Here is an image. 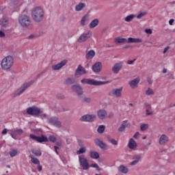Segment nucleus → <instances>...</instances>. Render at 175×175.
Masks as SVG:
<instances>
[{
	"mask_svg": "<svg viewBox=\"0 0 175 175\" xmlns=\"http://www.w3.org/2000/svg\"><path fill=\"white\" fill-rule=\"evenodd\" d=\"M107 139L109 143L113 144V146H117V144H118V142L116 139H111L110 136H107Z\"/></svg>",
	"mask_w": 175,
	"mask_h": 175,
	"instance_id": "32",
	"label": "nucleus"
},
{
	"mask_svg": "<svg viewBox=\"0 0 175 175\" xmlns=\"http://www.w3.org/2000/svg\"><path fill=\"white\" fill-rule=\"evenodd\" d=\"M140 83V79L135 78L133 80L129 82V84L131 88H137V85Z\"/></svg>",
	"mask_w": 175,
	"mask_h": 175,
	"instance_id": "21",
	"label": "nucleus"
},
{
	"mask_svg": "<svg viewBox=\"0 0 175 175\" xmlns=\"http://www.w3.org/2000/svg\"><path fill=\"white\" fill-rule=\"evenodd\" d=\"M169 142V137L166 135V134H163L159 138V144L161 146H165V144H167V143Z\"/></svg>",
	"mask_w": 175,
	"mask_h": 175,
	"instance_id": "19",
	"label": "nucleus"
},
{
	"mask_svg": "<svg viewBox=\"0 0 175 175\" xmlns=\"http://www.w3.org/2000/svg\"><path fill=\"white\" fill-rule=\"evenodd\" d=\"M42 167L40 164H38V172H42Z\"/></svg>",
	"mask_w": 175,
	"mask_h": 175,
	"instance_id": "60",
	"label": "nucleus"
},
{
	"mask_svg": "<svg viewBox=\"0 0 175 175\" xmlns=\"http://www.w3.org/2000/svg\"><path fill=\"white\" fill-rule=\"evenodd\" d=\"M121 69H122V62H120L116 63L113 65V66L112 67V72L115 75H118Z\"/></svg>",
	"mask_w": 175,
	"mask_h": 175,
	"instance_id": "16",
	"label": "nucleus"
},
{
	"mask_svg": "<svg viewBox=\"0 0 175 175\" xmlns=\"http://www.w3.org/2000/svg\"><path fill=\"white\" fill-rule=\"evenodd\" d=\"M91 36H92V31H89L88 33L81 34L78 38L77 42L79 43H83L88 40Z\"/></svg>",
	"mask_w": 175,
	"mask_h": 175,
	"instance_id": "9",
	"label": "nucleus"
},
{
	"mask_svg": "<svg viewBox=\"0 0 175 175\" xmlns=\"http://www.w3.org/2000/svg\"><path fill=\"white\" fill-rule=\"evenodd\" d=\"M0 24H1V27H6V25H8V21L3 19L1 21H0Z\"/></svg>",
	"mask_w": 175,
	"mask_h": 175,
	"instance_id": "45",
	"label": "nucleus"
},
{
	"mask_svg": "<svg viewBox=\"0 0 175 175\" xmlns=\"http://www.w3.org/2000/svg\"><path fill=\"white\" fill-rule=\"evenodd\" d=\"M145 32L146 33H148L149 35H151V33H152V30H151V29H145Z\"/></svg>",
	"mask_w": 175,
	"mask_h": 175,
	"instance_id": "53",
	"label": "nucleus"
},
{
	"mask_svg": "<svg viewBox=\"0 0 175 175\" xmlns=\"http://www.w3.org/2000/svg\"><path fill=\"white\" fill-rule=\"evenodd\" d=\"M80 165L83 167V170H88L90 169V163L84 156H79Z\"/></svg>",
	"mask_w": 175,
	"mask_h": 175,
	"instance_id": "8",
	"label": "nucleus"
},
{
	"mask_svg": "<svg viewBox=\"0 0 175 175\" xmlns=\"http://www.w3.org/2000/svg\"><path fill=\"white\" fill-rule=\"evenodd\" d=\"M10 135H11V137H12V139H14L15 140L17 139L18 135L16 134L15 131H12L10 133Z\"/></svg>",
	"mask_w": 175,
	"mask_h": 175,
	"instance_id": "46",
	"label": "nucleus"
},
{
	"mask_svg": "<svg viewBox=\"0 0 175 175\" xmlns=\"http://www.w3.org/2000/svg\"><path fill=\"white\" fill-rule=\"evenodd\" d=\"M107 29H109V27H105L102 33H106V32H107Z\"/></svg>",
	"mask_w": 175,
	"mask_h": 175,
	"instance_id": "61",
	"label": "nucleus"
},
{
	"mask_svg": "<svg viewBox=\"0 0 175 175\" xmlns=\"http://www.w3.org/2000/svg\"><path fill=\"white\" fill-rule=\"evenodd\" d=\"M83 102H85V103H90V102H91V98L85 97V98H83Z\"/></svg>",
	"mask_w": 175,
	"mask_h": 175,
	"instance_id": "49",
	"label": "nucleus"
},
{
	"mask_svg": "<svg viewBox=\"0 0 175 175\" xmlns=\"http://www.w3.org/2000/svg\"><path fill=\"white\" fill-rule=\"evenodd\" d=\"M135 61H136V59H134L133 60H129L126 64L128 65H133V64H135Z\"/></svg>",
	"mask_w": 175,
	"mask_h": 175,
	"instance_id": "50",
	"label": "nucleus"
},
{
	"mask_svg": "<svg viewBox=\"0 0 175 175\" xmlns=\"http://www.w3.org/2000/svg\"><path fill=\"white\" fill-rule=\"evenodd\" d=\"M6 133H8V129H4L2 131V135H6Z\"/></svg>",
	"mask_w": 175,
	"mask_h": 175,
	"instance_id": "63",
	"label": "nucleus"
},
{
	"mask_svg": "<svg viewBox=\"0 0 175 175\" xmlns=\"http://www.w3.org/2000/svg\"><path fill=\"white\" fill-rule=\"evenodd\" d=\"M18 23L24 28H28L31 25V19L25 14L21 15L18 18Z\"/></svg>",
	"mask_w": 175,
	"mask_h": 175,
	"instance_id": "6",
	"label": "nucleus"
},
{
	"mask_svg": "<svg viewBox=\"0 0 175 175\" xmlns=\"http://www.w3.org/2000/svg\"><path fill=\"white\" fill-rule=\"evenodd\" d=\"M133 159H134V161H138V162H140V161H142V155L135 154L133 156Z\"/></svg>",
	"mask_w": 175,
	"mask_h": 175,
	"instance_id": "40",
	"label": "nucleus"
},
{
	"mask_svg": "<svg viewBox=\"0 0 175 175\" xmlns=\"http://www.w3.org/2000/svg\"><path fill=\"white\" fill-rule=\"evenodd\" d=\"M71 90L74 92H76L78 96H81V95L83 94V88L79 83L72 85L71 86Z\"/></svg>",
	"mask_w": 175,
	"mask_h": 175,
	"instance_id": "12",
	"label": "nucleus"
},
{
	"mask_svg": "<svg viewBox=\"0 0 175 175\" xmlns=\"http://www.w3.org/2000/svg\"><path fill=\"white\" fill-rule=\"evenodd\" d=\"M137 163H139V161L137 160H134L130 163V165L131 166H135V165H137Z\"/></svg>",
	"mask_w": 175,
	"mask_h": 175,
	"instance_id": "52",
	"label": "nucleus"
},
{
	"mask_svg": "<svg viewBox=\"0 0 175 175\" xmlns=\"http://www.w3.org/2000/svg\"><path fill=\"white\" fill-rule=\"evenodd\" d=\"M139 135H140V133L139 132H137L133 135V137H134V139H137V137H139Z\"/></svg>",
	"mask_w": 175,
	"mask_h": 175,
	"instance_id": "57",
	"label": "nucleus"
},
{
	"mask_svg": "<svg viewBox=\"0 0 175 175\" xmlns=\"http://www.w3.org/2000/svg\"><path fill=\"white\" fill-rule=\"evenodd\" d=\"M14 64V59L12 56H7L4 57L1 63V66L3 70H9Z\"/></svg>",
	"mask_w": 175,
	"mask_h": 175,
	"instance_id": "2",
	"label": "nucleus"
},
{
	"mask_svg": "<svg viewBox=\"0 0 175 175\" xmlns=\"http://www.w3.org/2000/svg\"><path fill=\"white\" fill-rule=\"evenodd\" d=\"M90 157L92 159H98L99 153L98 152H96V151H92V152H90Z\"/></svg>",
	"mask_w": 175,
	"mask_h": 175,
	"instance_id": "28",
	"label": "nucleus"
},
{
	"mask_svg": "<svg viewBox=\"0 0 175 175\" xmlns=\"http://www.w3.org/2000/svg\"><path fill=\"white\" fill-rule=\"evenodd\" d=\"M144 106L145 107H148L149 109H152V107L148 103H145Z\"/></svg>",
	"mask_w": 175,
	"mask_h": 175,
	"instance_id": "58",
	"label": "nucleus"
},
{
	"mask_svg": "<svg viewBox=\"0 0 175 175\" xmlns=\"http://www.w3.org/2000/svg\"><path fill=\"white\" fill-rule=\"evenodd\" d=\"M14 131L15 133H16V135H18V136H20L21 135H23V133H24V131H23V129H16Z\"/></svg>",
	"mask_w": 175,
	"mask_h": 175,
	"instance_id": "44",
	"label": "nucleus"
},
{
	"mask_svg": "<svg viewBox=\"0 0 175 175\" xmlns=\"http://www.w3.org/2000/svg\"><path fill=\"white\" fill-rule=\"evenodd\" d=\"M135 17H136V15L133 14L128 15L127 16H126L124 18V21H126V23H131V21H132V20H133V18H135Z\"/></svg>",
	"mask_w": 175,
	"mask_h": 175,
	"instance_id": "30",
	"label": "nucleus"
},
{
	"mask_svg": "<svg viewBox=\"0 0 175 175\" xmlns=\"http://www.w3.org/2000/svg\"><path fill=\"white\" fill-rule=\"evenodd\" d=\"M154 90L151 88H148V90L146 91V95H154Z\"/></svg>",
	"mask_w": 175,
	"mask_h": 175,
	"instance_id": "38",
	"label": "nucleus"
},
{
	"mask_svg": "<svg viewBox=\"0 0 175 175\" xmlns=\"http://www.w3.org/2000/svg\"><path fill=\"white\" fill-rule=\"evenodd\" d=\"M54 148H55V151L56 154H57V155H59V152H58V150H59V147H58V146H54Z\"/></svg>",
	"mask_w": 175,
	"mask_h": 175,
	"instance_id": "54",
	"label": "nucleus"
},
{
	"mask_svg": "<svg viewBox=\"0 0 175 175\" xmlns=\"http://www.w3.org/2000/svg\"><path fill=\"white\" fill-rule=\"evenodd\" d=\"M17 154H18V150H17V149H12L10 152V155L11 158H14V157H16V155H17Z\"/></svg>",
	"mask_w": 175,
	"mask_h": 175,
	"instance_id": "36",
	"label": "nucleus"
},
{
	"mask_svg": "<svg viewBox=\"0 0 175 175\" xmlns=\"http://www.w3.org/2000/svg\"><path fill=\"white\" fill-rule=\"evenodd\" d=\"M97 116L100 120H105L107 116V111L105 109H99L97 111Z\"/></svg>",
	"mask_w": 175,
	"mask_h": 175,
	"instance_id": "20",
	"label": "nucleus"
},
{
	"mask_svg": "<svg viewBox=\"0 0 175 175\" xmlns=\"http://www.w3.org/2000/svg\"><path fill=\"white\" fill-rule=\"evenodd\" d=\"M146 14H147V12H141L137 16V18H142V17H144V16H146Z\"/></svg>",
	"mask_w": 175,
	"mask_h": 175,
	"instance_id": "42",
	"label": "nucleus"
},
{
	"mask_svg": "<svg viewBox=\"0 0 175 175\" xmlns=\"http://www.w3.org/2000/svg\"><path fill=\"white\" fill-rule=\"evenodd\" d=\"M128 146L130 148V150H135V148L137 147V144L136 143V141L133 139V138H131L129 142Z\"/></svg>",
	"mask_w": 175,
	"mask_h": 175,
	"instance_id": "22",
	"label": "nucleus"
},
{
	"mask_svg": "<svg viewBox=\"0 0 175 175\" xmlns=\"http://www.w3.org/2000/svg\"><path fill=\"white\" fill-rule=\"evenodd\" d=\"M27 114L34 117H39V114H42V110L36 106L29 107L27 109Z\"/></svg>",
	"mask_w": 175,
	"mask_h": 175,
	"instance_id": "7",
	"label": "nucleus"
},
{
	"mask_svg": "<svg viewBox=\"0 0 175 175\" xmlns=\"http://www.w3.org/2000/svg\"><path fill=\"white\" fill-rule=\"evenodd\" d=\"M99 24V19L95 18L94 19L89 25L90 28H95V27H98Z\"/></svg>",
	"mask_w": 175,
	"mask_h": 175,
	"instance_id": "25",
	"label": "nucleus"
},
{
	"mask_svg": "<svg viewBox=\"0 0 175 175\" xmlns=\"http://www.w3.org/2000/svg\"><path fill=\"white\" fill-rule=\"evenodd\" d=\"M115 43H127L128 40L126 38H122L121 37H117L114 40Z\"/></svg>",
	"mask_w": 175,
	"mask_h": 175,
	"instance_id": "27",
	"label": "nucleus"
},
{
	"mask_svg": "<svg viewBox=\"0 0 175 175\" xmlns=\"http://www.w3.org/2000/svg\"><path fill=\"white\" fill-rule=\"evenodd\" d=\"M118 170L120 172V173H123L124 174H126V173L129 172L128 168L124 165L119 166Z\"/></svg>",
	"mask_w": 175,
	"mask_h": 175,
	"instance_id": "29",
	"label": "nucleus"
},
{
	"mask_svg": "<svg viewBox=\"0 0 175 175\" xmlns=\"http://www.w3.org/2000/svg\"><path fill=\"white\" fill-rule=\"evenodd\" d=\"M87 151L85 147H81L79 150L77 151V154L80 155L81 154H84Z\"/></svg>",
	"mask_w": 175,
	"mask_h": 175,
	"instance_id": "37",
	"label": "nucleus"
},
{
	"mask_svg": "<svg viewBox=\"0 0 175 175\" xmlns=\"http://www.w3.org/2000/svg\"><path fill=\"white\" fill-rule=\"evenodd\" d=\"M94 143L96 146L99 147L101 150H103L104 151H105V150H107V144L104 143L103 141L99 139V138L95 139Z\"/></svg>",
	"mask_w": 175,
	"mask_h": 175,
	"instance_id": "15",
	"label": "nucleus"
},
{
	"mask_svg": "<svg viewBox=\"0 0 175 175\" xmlns=\"http://www.w3.org/2000/svg\"><path fill=\"white\" fill-rule=\"evenodd\" d=\"M5 36L6 35L5 34V33L0 30V38H5Z\"/></svg>",
	"mask_w": 175,
	"mask_h": 175,
	"instance_id": "55",
	"label": "nucleus"
},
{
	"mask_svg": "<svg viewBox=\"0 0 175 175\" xmlns=\"http://www.w3.org/2000/svg\"><path fill=\"white\" fill-rule=\"evenodd\" d=\"M96 120V115H90L87 114L83 116L80 118V121H83V122H94Z\"/></svg>",
	"mask_w": 175,
	"mask_h": 175,
	"instance_id": "10",
	"label": "nucleus"
},
{
	"mask_svg": "<svg viewBox=\"0 0 175 175\" xmlns=\"http://www.w3.org/2000/svg\"><path fill=\"white\" fill-rule=\"evenodd\" d=\"M30 158L31 159V163H34V165H40V161H39V159L33 157V155H30Z\"/></svg>",
	"mask_w": 175,
	"mask_h": 175,
	"instance_id": "33",
	"label": "nucleus"
},
{
	"mask_svg": "<svg viewBox=\"0 0 175 175\" xmlns=\"http://www.w3.org/2000/svg\"><path fill=\"white\" fill-rule=\"evenodd\" d=\"M169 49H170V46L165 47L164 51H163V54H165V53L167 52V50H169Z\"/></svg>",
	"mask_w": 175,
	"mask_h": 175,
	"instance_id": "62",
	"label": "nucleus"
},
{
	"mask_svg": "<svg viewBox=\"0 0 175 175\" xmlns=\"http://www.w3.org/2000/svg\"><path fill=\"white\" fill-rule=\"evenodd\" d=\"M40 118H46L47 117V115L46 113H43V111H42V113L39 114Z\"/></svg>",
	"mask_w": 175,
	"mask_h": 175,
	"instance_id": "51",
	"label": "nucleus"
},
{
	"mask_svg": "<svg viewBox=\"0 0 175 175\" xmlns=\"http://www.w3.org/2000/svg\"><path fill=\"white\" fill-rule=\"evenodd\" d=\"M109 96H116V98H121L122 96V88L119 89H113L108 93Z\"/></svg>",
	"mask_w": 175,
	"mask_h": 175,
	"instance_id": "11",
	"label": "nucleus"
},
{
	"mask_svg": "<svg viewBox=\"0 0 175 175\" xmlns=\"http://www.w3.org/2000/svg\"><path fill=\"white\" fill-rule=\"evenodd\" d=\"M143 40L140 38H133L130 37L128 38L127 43H142Z\"/></svg>",
	"mask_w": 175,
	"mask_h": 175,
	"instance_id": "23",
	"label": "nucleus"
},
{
	"mask_svg": "<svg viewBox=\"0 0 175 175\" xmlns=\"http://www.w3.org/2000/svg\"><path fill=\"white\" fill-rule=\"evenodd\" d=\"M57 99H65V96L63 94H58L56 96Z\"/></svg>",
	"mask_w": 175,
	"mask_h": 175,
	"instance_id": "48",
	"label": "nucleus"
},
{
	"mask_svg": "<svg viewBox=\"0 0 175 175\" xmlns=\"http://www.w3.org/2000/svg\"><path fill=\"white\" fill-rule=\"evenodd\" d=\"M105 129H106V126L100 125L97 129V132H98V133L102 135V133H105Z\"/></svg>",
	"mask_w": 175,
	"mask_h": 175,
	"instance_id": "31",
	"label": "nucleus"
},
{
	"mask_svg": "<svg viewBox=\"0 0 175 175\" xmlns=\"http://www.w3.org/2000/svg\"><path fill=\"white\" fill-rule=\"evenodd\" d=\"M95 57V51L90 50L86 54V59H92L93 57Z\"/></svg>",
	"mask_w": 175,
	"mask_h": 175,
	"instance_id": "24",
	"label": "nucleus"
},
{
	"mask_svg": "<svg viewBox=\"0 0 175 175\" xmlns=\"http://www.w3.org/2000/svg\"><path fill=\"white\" fill-rule=\"evenodd\" d=\"M82 84H88L89 85H103L105 84H109L110 81H98L94 79H83L81 81Z\"/></svg>",
	"mask_w": 175,
	"mask_h": 175,
	"instance_id": "5",
	"label": "nucleus"
},
{
	"mask_svg": "<svg viewBox=\"0 0 175 175\" xmlns=\"http://www.w3.org/2000/svg\"><path fill=\"white\" fill-rule=\"evenodd\" d=\"M126 128V125L125 124H122L118 128V132H124L125 129Z\"/></svg>",
	"mask_w": 175,
	"mask_h": 175,
	"instance_id": "39",
	"label": "nucleus"
},
{
	"mask_svg": "<svg viewBox=\"0 0 175 175\" xmlns=\"http://www.w3.org/2000/svg\"><path fill=\"white\" fill-rule=\"evenodd\" d=\"M86 73H87V70H85V68H84V67H83V66L79 64L75 71V75L77 77H80L81 76V75H85Z\"/></svg>",
	"mask_w": 175,
	"mask_h": 175,
	"instance_id": "14",
	"label": "nucleus"
},
{
	"mask_svg": "<svg viewBox=\"0 0 175 175\" xmlns=\"http://www.w3.org/2000/svg\"><path fill=\"white\" fill-rule=\"evenodd\" d=\"M33 38H35V35L31 34V35L28 36L27 39H33Z\"/></svg>",
	"mask_w": 175,
	"mask_h": 175,
	"instance_id": "64",
	"label": "nucleus"
},
{
	"mask_svg": "<svg viewBox=\"0 0 175 175\" xmlns=\"http://www.w3.org/2000/svg\"><path fill=\"white\" fill-rule=\"evenodd\" d=\"M90 167L96 168V170H98V172H100L102 170V169H100V167H99V165H98L96 163L91 164Z\"/></svg>",
	"mask_w": 175,
	"mask_h": 175,
	"instance_id": "41",
	"label": "nucleus"
},
{
	"mask_svg": "<svg viewBox=\"0 0 175 175\" xmlns=\"http://www.w3.org/2000/svg\"><path fill=\"white\" fill-rule=\"evenodd\" d=\"M152 111H150L148 109H146V116H152Z\"/></svg>",
	"mask_w": 175,
	"mask_h": 175,
	"instance_id": "56",
	"label": "nucleus"
},
{
	"mask_svg": "<svg viewBox=\"0 0 175 175\" xmlns=\"http://www.w3.org/2000/svg\"><path fill=\"white\" fill-rule=\"evenodd\" d=\"M30 137L32 139V140H35L38 143H47V142H51L52 143H55L57 142V137L54 135H49V139L47 137L41 135V137H38L33 134H30Z\"/></svg>",
	"mask_w": 175,
	"mask_h": 175,
	"instance_id": "1",
	"label": "nucleus"
},
{
	"mask_svg": "<svg viewBox=\"0 0 175 175\" xmlns=\"http://www.w3.org/2000/svg\"><path fill=\"white\" fill-rule=\"evenodd\" d=\"M32 17L34 21L36 23H40L43 20V17H44L43 9L38 7L33 10L32 12Z\"/></svg>",
	"mask_w": 175,
	"mask_h": 175,
	"instance_id": "4",
	"label": "nucleus"
},
{
	"mask_svg": "<svg viewBox=\"0 0 175 175\" xmlns=\"http://www.w3.org/2000/svg\"><path fill=\"white\" fill-rule=\"evenodd\" d=\"M85 8V3H79L78 5L75 6V10L76 12H80L83 10Z\"/></svg>",
	"mask_w": 175,
	"mask_h": 175,
	"instance_id": "26",
	"label": "nucleus"
},
{
	"mask_svg": "<svg viewBox=\"0 0 175 175\" xmlns=\"http://www.w3.org/2000/svg\"><path fill=\"white\" fill-rule=\"evenodd\" d=\"M56 146H57V147H62V142H55Z\"/></svg>",
	"mask_w": 175,
	"mask_h": 175,
	"instance_id": "59",
	"label": "nucleus"
},
{
	"mask_svg": "<svg viewBox=\"0 0 175 175\" xmlns=\"http://www.w3.org/2000/svg\"><path fill=\"white\" fill-rule=\"evenodd\" d=\"M66 64H68V60L64 59L60 63L52 66V69L53 70H59V69L64 68V66H65Z\"/></svg>",
	"mask_w": 175,
	"mask_h": 175,
	"instance_id": "17",
	"label": "nucleus"
},
{
	"mask_svg": "<svg viewBox=\"0 0 175 175\" xmlns=\"http://www.w3.org/2000/svg\"><path fill=\"white\" fill-rule=\"evenodd\" d=\"M88 18V16H84L81 21V25H85V21H87V18Z\"/></svg>",
	"mask_w": 175,
	"mask_h": 175,
	"instance_id": "43",
	"label": "nucleus"
},
{
	"mask_svg": "<svg viewBox=\"0 0 175 175\" xmlns=\"http://www.w3.org/2000/svg\"><path fill=\"white\" fill-rule=\"evenodd\" d=\"M76 83V79L73 78H68L65 81V84L70 85V84H75Z\"/></svg>",
	"mask_w": 175,
	"mask_h": 175,
	"instance_id": "34",
	"label": "nucleus"
},
{
	"mask_svg": "<svg viewBox=\"0 0 175 175\" xmlns=\"http://www.w3.org/2000/svg\"><path fill=\"white\" fill-rule=\"evenodd\" d=\"M49 124H51V125H54L55 126H56V128H61V126H62L61 122L58 120V118L57 117H53L49 118Z\"/></svg>",
	"mask_w": 175,
	"mask_h": 175,
	"instance_id": "13",
	"label": "nucleus"
},
{
	"mask_svg": "<svg viewBox=\"0 0 175 175\" xmlns=\"http://www.w3.org/2000/svg\"><path fill=\"white\" fill-rule=\"evenodd\" d=\"M31 152L36 155V157H42V151L40 150H31Z\"/></svg>",
	"mask_w": 175,
	"mask_h": 175,
	"instance_id": "35",
	"label": "nucleus"
},
{
	"mask_svg": "<svg viewBox=\"0 0 175 175\" xmlns=\"http://www.w3.org/2000/svg\"><path fill=\"white\" fill-rule=\"evenodd\" d=\"M92 69L94 73H99L102 70V62H98L95 63Z\"/></svg>",
	"mask_w": 175,
	"mask_h": 175,
	"instance_id": "18",
	"label": "nucleus"
},
{
	"mask_svg": "<svg viewBox=\"0 0 175 175\" xmlns=\"http://www.w3.org/2000/svg\"><path fill=\"white\" fill-rule=\"evenodd\" d=\"M33 83V81L28 83H25L19 89L16 90L14 93L11 94V98H17L20 96L21 94H24L27 88H29Z\"/></svg>",
	"mask_w": 175,
	"mask_h": 175,
	"instance_id": "3",
	"label": "nucleus"
},
{
	"mask_svg": "<svg viewBox=\"0 0 175 175\" xmlns=\"http://www.w3.org/2000/svg\"><path fill=\"white\" fill-rule=\"evenodd\" d=\"M147 128H148V124H143L140 126L141 131H146V129H147Z\"/></svg>",
	"mask_w": 175,
	"mask_h": 175,
	"instance_id": "47",
	"label": "nucleus"
}]
</instances>
